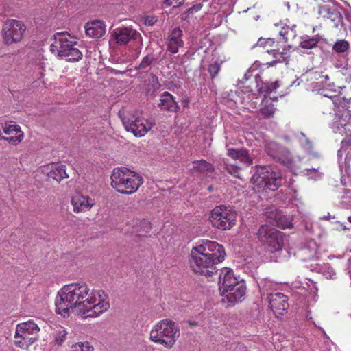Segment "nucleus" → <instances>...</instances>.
Masks as SVG:
<instances>
[{"label":"nucleus","mask_w":351,"mask_h":351,"mask_svg":"<svg viewBox=\"0 0 351 351\" xmlns=\"http://www.w3.org/2000/svg\"><path fill=\"white\" fill-rule=\"evenodd\" d=\"M56 311L64 317L76 311L83 319L96 318L110 308L109 298L102 289H90L85 282L63 286L55 301Z\"/></svg>","instance_id":"obj_1"},{"label":"nucleus","mask_w":351,"mask_h":351,"mask_svg":"<svg viewBox=\"0 0 351 351\" xmlns=\"http://www.w3.org/2000/svg\"><path fill=\"white\" fill-rule=\"evenodd\" d=\"M225 256L223 245L215 241H203L191 250L190 265L195 272L211 276L217 271L215 265L223 261Z\"/></svg>","instance_id":"obj_2"},{"label":"nucleus","mask_w":351,"mask_h":351,"mask_svg":"<svg viewBox=\"0 0 351 351\" xmlns=\"http://www.w3.org/2000/svg\"><path fill=\"white\" fill-rule=\"evenodd\" d=\"M50 51L58 57L69 62H78L82 58V53L75 46L77 42L67 32L56 33Z\"/></svg>","instance_id":"obj_3"},{"label":"nucleus","mask_w":351,"mask_h":351,"mask_svg":"<svg viewBox=\"0 0 351 351\" xmlns=\"http://www.w3.org/2000/svg\"><path fill=\"white\" fill-rule=\"evenodd\" d=\"M110 179L114 190L128 195L135 193L143 182L139 174L123 167L114 169Z\"/></svg>","instance_id":"obj_4"},{"label":"nucleus","mask_w":351,"mask_h":351,"mask_svg":"<svg viewBox=\"0 0 351 351\" xmlns=\"http://www.w3.org/2000/svg\"><path fill=\"white\" fill-rule=\"evenodd\" d=\"M40 328L32 320L16 325L14 334V344L22 349H27L38 338Z\"/></svg>","instance_id":"obj_5"},{"label":"nucleus","mask_w":351,"mask_h":351,"mask_svg":"<svg viewBox=\"0 0 351 351\" xmlns=\"http://www.w3.org/2000/svg\"><path fill=\"white\" fill-rule=\"evenodd\" d=\"M251 181L260 188L276 191L282 184L280 173L270 167H258L253 174Z\"/></svg>","instance_id":"obj_6"},{"label":"nucleus","mask_w":351,"mask_h":351,"mask_svg":"<svg viewBox=\"0 0 351 351\" xmlns=\"http://www.w3.org/2000/svg\"><path fill=\"white\" fill-rule=\"evenodd\" d=\"M236 220L237 213L224 205L215 207L210 215V221L213 226L222 230L232 228Z\"/></svg>","instance_id":"obj_7"},{"label":"nucleus","mask_w":351,"mask_h":351,"mask_svg":"<svg viewBox=\"0 0 351 351\" xmlns=\"http://www.w3.org/2000/svg\"><path fill=\"white\" fill-rule=\"evenodd\" d=\"M157 335H155V343H160L166 348H171L179 337L178 325L171 321L165 319L160 322L155 326Z\"/></svg>","instance_id":"obj_8"},{"label":"nucleus","mask_w":351,"mask_h":351,"mask_svg":"<svg viewBox=\"0 0 351 351\" xmlns=\"http://www.w3.org/2000/svg\"><path fill=\"white\" fill-rule=\"evenodd\" d=\"M26 31L25 25L16 19L6 20L2 27V38L6 45L20 43Z\"/></svg>","instance_id":"obj_9"},{"label":"nucleus","mask_w":351,"mask_h":351,"mask_svg":"<svg viewBox=\"0 0 351 351\" xmlns=\"http://www.w3.org/2000/svg\"><path fill=\"white\" fill-rule=\"evenodd\" d=\"M257 235L261 242L271 248V252L282 250L284 242L281 232L267 225H263L258 229Z\"/></svg>","instance_id":"obj_10"},{"label":"nucleus","mask_w":351,"mask_h":351,"mask_svg":"<svg viewBox=\"0 0 351 351\" xmlns=\"http://www.w3.org/2000/svg\"><path fill=\"white\" fill-rule=\"evenodd\" d=\"M265 151L273 160L282 163L285 166L289 167L293 163V157L289 150L276 142L267 143L265 146Z\"/></svg>","instance_id":"obj_11"},{"label":"nucleus","mask_w":351,"mask_h":351,"mask_svg":"<svg viewBox=\"0 0 351 351\" xmlns=\"http://www.w3.org/2000/svg\"><path fill=\"white\" fill-rule=\"evenodd\" d=\"M122 121L126 130L136 136H143L152 128L151 123L140 118L124 117Z\"/></svg>","instance_id":"obj_12"},{"label":"nucleus","mask_w":351,"mask_h":351,"mask_svg":"<svg viewBox=\"0 0 351 351\" xmlns=\"http://www.w3.org/2000/svg\"><path fill=\"white\" fill-rule=\"evenodd\" d=\"M3 132L8 136L5 141L12 145H17L23 141L24 137L21 127L13 121L3 123Z\"/></svg>","instance_id":"obj_13"},{"label":"nucleus","mask_w":351,"mask_h":351,"mask_svg":"<svg viewBox=\"0 0 351 351\" xmlns=\"http://www.w3.org/2000/svg\"><path fill=\"white\" fill-rule=\"evenodd\" d=\"M266 300L276 317L282 315V312L289 308L287 296L282 293L276 292L274 294H270Z\"/></svg>","instance_id":"obj_14"},{"label":"nucleus","mask_w":351,"mask_h":351,"mask_svg":"<svg viewBox=\"0 0 351 351\" xmlns=\"http://www.w3.org/2000/svg\"><path fill=\"white\" fill-rule=\"evenodd\" d=\"M239 282L234 276L232 269L225 267L220 271L218 285L221 295H225L227 293V290H230L232 287Z\"/></svg>","instance_id":"obj_15"},{"label":"nucleus","mask_w":351,"mask_h":351,"mask_svg":"<svg viewBox=\"0 0 351 351\" xmlns=\"http://www.w3.org/2000/svg\"><path fill=\"white\" fill-rule=\"evenodd\" d=\"M189 171L193 175L210 176L215 171L213 165L205 160H195L188 165Z\"/></svg>","instance_id":"obj_16"},{"label":"nucleus","mask_w":351,"mask_h":351,"mask_svg":"<svg viewBox=\"0 0 351 351\" xmlns=\"http://www.w3.org/2000/svg\"><path fill=\"white\" fill-rule=\"evenodd\" d=\"M43 171L47 177L51 178L60 182L63 179L68 178L66 165L62 164H49L45 167Z\"/></svg>","instance_id":"obj_17"},{"label":"nucleus","mask_w":351,"mask_h":351,"mask_svg":"<svg viewBox=\"0 0 351 351\" xmlns=\"http://www.w3.org/2000/svg\"><path fill=\"white\" fill-rule=\"evenodd\" d=\"M73 211L76 213L90 210L95 205L94 200L88 196L76 195L71 199Z\"/></svg>","instance_id":"obj_18"},{"label":"nucleus","mask_w":351,"mask_h":351,"mask_svg":"<svg viewBox=\"0 0 351 351\" xmlns=\"http://www.w3.org/2000/svg\"><path fill=\"white\" fill-rule=\"evenodd\" d=\"M112 35L119 45H125L132 39L136 40L140 36L136 30L130 27L117 29Z\"/></svg>","instance_id":"obj_19"},{"label":"nucleus","mask_w":351,"mask_h":351,"mask_svg":"<svg viewBox=\"0 0 351 351\" xmlns=\"http://www.w3.org/2000/svg\"><path fill=\"white\" fill-rule=\"evenodd\" d=\"M266 216L268 222L274 226L282 229L290 228L292 226L291 222L289 219L282 217L281 212L278 210L267 211Z\"/></svg>","instance_id":"obj_20"},{"label":"nucleus","mask_w":351,"mask_h":351,"mask_svg":"<svg viewBox=\"0 0 351 351\" xmlns=\"http://www.w3.org/2000/svg\"><path fill=\"white\" fill-rule=\"evenodd\" d=\"M84 27L86 34L94 38H99L106 33V26L101 21L95 20L88 22Z\"/></svg>","instance_id":"obj_21"},{"label":"nucleus","mask_w":351,"mask_h":351,"mask_svg":"<svg viewBox=\"0 0 351 351\" xmlns=\"http://www.w3.org/2000/svg\"><path fill=\"white\" fill-rule=\"evenodd\" d=\"M245 289L246 288L244 285V282L240 281L232 287L230 290H227V293L223 295L226 297L230 305H234L238 302V300L244 296Z\"/></svg>","instance_id":"obj_22"},{"label":"nucleus","mask_w":351,"mask_h":351,"mask_svg":"<svg viewBox=\"0 0 351 351\" xmlns=\"http://www.w3.org/2000/svg\"><path fill=\"white\" fill-rule=\"evenodd\" d=\"M182 31L180 28H174L168 37L167 49L173 53H176L180 47L183 46L182 38Z\"/></svg>","instance_id":"obj_23"},{"label":"nucleus","mask_w":351,"mask_h":351,"mask_svg":"<svg viewBox=\"0 0 351 351\" xmlns=\"http://www.w3.org/2000/svg\"><path fill=\"white\" fill-rule=\"evenodd\" d=\"M228 155L233 159H237L246 165H250L253 162V159L250 156L248 151L245 149H228Z\"/></svg>","instance_id":"obj_24"},{"label":"nucleus","mask_w":351,"mask_h":351,"mask_svg":"<svg viewBox=\"0 0 351 351\" xmlns=\"http://www.w3.org/2000/svg\"><path fill=\"white\" fill-rule=\"evenodd\" d=\"M159 107L170 112H176L179 109L173 97L168 92H165L160 96Z\"/></svg>","instance_id":"obj_25"},{"label":"nucleus","mask_w":351,"mask_h":351,"mask_svg":"<svg viewBox=\"0 0 351 351\" xmlns=\"http://www.w3.org/2000/svg\"><path fill=\"white\" fill-rule=\"evenodd\" d=\"M262 299H267L277 288V285L268 279H261L258 282Z\"/></svg>","instance_id":"obj_26"},{"label":"nucleus","mask_w":351,"mask_h":351,"mask_svg":"<svg viewBox=\"0 0 351 351\" xmlns=\"http://www.w3.org/2000/svg\"><path fill=\"white\" fill-rule=\"evenodd\" d=\"M318 13L324 18L330 19L333 22L338 21L341 16L340 12L337 8L327 5L320 6Z\"/></svg>","instance_id":"obj_27"},{"label":"nucleus","mask_w":351,"mask_h":351,"mask_svg":"<svg viewBox=\"0 0 351 351\" xmlns=\"http://www.w3.org/2000/svg\"><path fill=\"white\" fill-rule=\"evenodd\" d=\"M337 127V128H343L346 135V138L341 141V144L345 143L351 145V115H349L347 121L344 119H340Z\"/></svg>","instance_id":"obj_28"},{"label":"nucleus","mask_w":351,"mask_h":351,"mask_svg":"<svg viewBox=\"0 0 351 351\" xmlns=\"http://www.w3.org/2000/svg\"><path fill=\"white\" fill-rule=\"evenodd\" d=\"M319 40L320 36L319 35H315L312 37L304 36L301 37V41L300 42L299 46L302 49H312L317 46Z\"/></svg>","instance_id":"obj_29"},{"label":"nucleus","mask_w":351,"mask_h":351,"mask_svg":"<svg viewBox=\"0 0 351 351\" xmlns=\"http://www.w3.org/2000/svg\"><path fill=\"white\" fill-rule=\"evenodd\" d=\"M267 52L271 53L273 58H274V60L269 63V66H274L278 62H286L289 58V51L287 50H283L282 52H279L278 51L276 50H267Z\"/></svg>","instance_id":"obj_30"},{"label":"nucleus","mask_w":351,"mask_h":351,"mask_svg":"<svg viewBox=\"0 0 351 351\" xmlns=\"http://www.w3.org/2000/svg\"><path fill=\"white\" fill-rule=\"evenodd\" d=\"M325 90H322V94L324 97H328L332 99L334 106L338 108L341 107L342 108H347L348 101L345 97H341L337 95H329V93H325Z\"/></svg>","instance_id":"obj_31"},{"label":"nucleus","mask_w":351,"mask_h":351,"mask_svg":"<svg viewBox=\"0 0 351 351\" xmlns=\"http://www.w3.org/2000/svg\"><path fill=\"white\" fill-rule=\"evenodd\" d=\"M350 49V43L344 39L337 40L332 47L333 51L337 53H343Z\"/></svg>","instance_id":"obj_32"},{"label":"nucleus","mask_w":351,"mask_h":351,"mask_svg":"<svg viewBox=\"0 0 351 351\" xmlns=\"http://www.w3.org/2000/svg\"><path fill=\"white\" fill-rule=\"evenodd\" d=\"M295 25H293L292 27H283L282 30L279 32V34L283 37L285 42H288L289 40H292L295 38Z\"/></svg>","instance_id":"obj_33"},{"label":"nucleus","mask_w":351,"mask_h":351,"mask_svg":"<svg viewBox=\"0 0 351 351\" xmlns=\"http://www.w3.org/2000/svg\"><path fill=\"white\" fill-rule=\"evenodd\" d=\"M67 334V331L64 328L60 327L53 334L54 343L58 346H61L66 340Z\"/></svg>","instance_id":"obj_34"},{"label":"nucleus","mask_w":351,"mask_h":351,"mask_svg":"<svg viewBox=\"0 0 351 351\" xmlns=\"http://www.w3.org/2000/svg\"><path fill=\"white\" fill-rule=\"evenodd\" d=\"M317 252V247L315 242L309 243L308 246L304 247L302 250L303 255L306 256V259L314 258Z\"/></svg>","instance_id":"obj_35"},{"label":"nucleus","mask_w":351,"mask_h":351,"mask_svg":"<svg viewBox=\"0 0 351 351\" xmlns=\"http://www.w3.org/2000/svg\"><path fill=\"white\" fill-rule=\"evenodd\" d=\"M94 348L88 341L77 342L71 348V351H93Z\"/></svg>","instance_id":"obj_36"},{"label":"nucleus","mask_w":351,"mask_h":351,"mask_svg":"<svg viewBox=\"0 0 351 351\" xmlns=\"http://www.w3.org/2000/svg\"><path fill=\"white\" fill-rule=\"evenodd\" d=\"M276 110V108L273 104L265 105L261 108L260 112L264 118H269L273 116Z\"/></svg>","instance_id":"obj_37"},{"label":"nucleus","mask_w":351,"mask_h":351,"mask_svg":"<svg viewBox=\"0 0 351 351\" xmlns=\"http://www.w3.org/2000/svg\"><path fill=\"white\" fill-rule=\"evenodd\" d=\"M154 62V56L152 55H148L145 56L141 64H139V69L142 71H147L148 69H151V64Z\"/></svg>","instance_id":"obj_38"},{"label":"nucleus","mask_w":351,"mask_h":351,"mask_svg":"<svg viewBox=\"0 0 351 351\" xmlns=\"http://www.w3.org/2000/svg\"><path fill=\"white\" fill-rule=\"evenodd\" d=\"M256 86L258 88V91L261 93L264 94L265 96L269 95V82H260L257 78H256Z\"/></svg>","instance_id":"obj_39"},{"label":"nucleus","mask_w":351,"mask_h":351,"mask_svg":"<svg viewBox=\"0 0 351 351\" xmlns=\"http://www.w3.org/2000/svg\"><path fill=\"white\" fill-rule=\"evenodd\" d=\"M306 175L308 176L309 179L317 180L322 178L323 173L319 171L318 168H311L306 169Z\"/></svg>","instance_id":"obj_40"},{"label":"nucleus","mask_w":351,"mask_h":351,"mask_svg":"<svg viewBox=\"0 0 351 351\" xmlns=\"http://www.w3.org/2000/svg\"><path fill=\"white\" fill-rule=\"evenodd\" d=\"M220 71V64L215 62L209 65L208 72L212 79H213Z\"/></svg>","instance_id":"obj_41"},{"label":"nucleus","mask_w":351,"mask_h":351,"mask_svg":"<svg viewBox=\"0 0 351 351\" xmlns=\"http://www.w3.org/2000/svg\"><path fill=\"white\" fill-rule=\"evenodd\" d=\"M186 0H165L164 4L166 6H172L173 8H178L184 4Z\"/></svg>","instance_id":"obj_42"},{"label":"nucleus","mask_w":351,"mask_h":351,"mask_svg":"<svg viewBox=\"0 0 351 351\" xmlns=\"http://www.w3.org/2000/svg\"><path fill=\"white\" fill-rule=\"evenodd\" d=\"M280 86L278 81L273 82H269V94L274 91L276 89H277Z\"/></svg>","instance_id":"obj_43"},{"label":"nucleus","mask_w":351,"mask_h":351,"mask_svg":"<svg viewBox=\"0 0 351 351\" xmlns=\"http://www.w3.org/2000/svg\"><path fill=\"white\" fill-rule=\"evenodd\" d=\"M202 8V5L201 3H198L197 5H193V7L190 8L189 9V13L196 12L200 10Z\"/></svg>","instance_id":"obj_44"},{"label":"nucleus","mask_w":351,"mask_h":351,"mask_svg":"<svg viewBox=\"0 0 351 351\" xmlns=\"http://www.w3.org/2000/svg\"><path fill=\"white\" fill-rule=\"evenodd\" d=\"M255 45L265 47L267 45L266 38H260Z\"/></svg>","instance_id":"obj_45"},{"label":"nucleus","mask_w":351,"mask_h":351,"mask_svg":"<svg viewBox=\"0 0 351 351\" xmlns=\"http://www.w3.org/2000/svg\"><path fill=\"white\" fill-rule=\"evenodd\" d=\"M145 24L147 25L152 26L154 25L153 19L149 17V16L145 17Z\"/></svg>","instance_id":"obj_46"},{"label":"nucleus","mask_w":351,"mask_h":351,"mask_svg":"<svg viewBox=\"0 0 351 351\" xmlns=\"http://www.w3.org/2000/svg\"><path fill=\"white\" fill-rule=\"evenodd\" d=\"M301 134L303 136L304 140L306 145H308V147L311 148V143L310 141L308 138H306L305 135L303 133H302Z\"/></svg>","instance_id":"obj_47"},{"label":"nucleus","mask_w":351,"mask_h":351,"mask_svg":"<svg viewBox=\"0 0 351 351\" xmlns=\"http://www.w3.org/2000/svg\"><path fill=\"white\" fill-rule=\"evenodd\" d=\"M3 123L0 124V139L5 140L6 138V136H3Z\"/></svg>","instance_id":"obj_48"},{"label":"nucleus","mask_w":351,"mask_h":351,"mask_svg":"<svg viewBox=\"0 0 351 351\" xmlns=\"http://www.w3.org/2000/svg\"><path fill=\"white\" fill-rule=\"evenodd\" d=\"M267 45L269 46H272L274 43V40L273 38H266Z\"/></svg>","instance_id":"obj_49"},{"label":"nucleus","mask_w":351,"mask_h":351,"mask_svg":"<svg viewBox=\"0 0 351 351\" xmlns=\"http://www.w3.org/2000/svg\"><path fill=\"white\" fill-rule=\"evenodd\" d=\"M250 75H251V72H250V71H247V72L245 73V74L244 75L243 79H244L245 80H248V77H249V76H250Z\"/></svg>","instance_id":"obj_50"},{"label":"nucleus","mask_w":351,"mask_h":351,"mask_svg":"<svg viewBox=\"0 0 351 351\" xmlns=\"http://www.w3.org/2000/svg\"><path fill=\"white\" fill-rule=\"evenodd\" d=\"M189 324L191 326H197V322H188Z\"/></svg>","instance_id":"obj_51"},{"label":"nucleus","mask_w":351,"mask_h":351,"mask_svg":"<svg viewBox=\"0 0 351 351\" xmlns=\"http://www.w3.org/2000/svg\"><path fill=\"white\" fill-rule=\"evenodd\" d=\"M152 331H153V330H152V331H151V333H150V339H151L152 341H154V336H152Z\"/></svg>","instance_id":"obj_52"},{"label":"nucleus","mask_w":351,"mask_h":351,"mask_svg":"<svg viewBox=\"0 0 351 351\" xmlns=\"http://www.w3.org/2000/svg\"><path fill=\"white\" fill-rule=\"evenodd\" d=\"M336 274L335 272L332 273V274L330 275V278H335Z\"/></svg>","instance_id":"obj_53"},{"label":"nucleus","mask_w":351,"mask_h":351,"mask_svg":"<svg viewBox=\"0 0 351 351\" xmlns=\"http://www.w3.org/2000/svg\"><path fill=\"white\" fill-rule=\"evenodd\" d=\"M348 263L349 267H350L351 266V257L350 258H348Z\"/></svg>","instance_id":"obj_54"},{"label":"nucleus","mask_w":351,"mask_h":351,"mask_svg":"<svg viewBox=\"0 0 351 351\" xmlns=\"http://www.w3.org/2000/svg\"><path fill=\"white\" fill-rule=\"evenodd\" d=\"M323 77L326 80H328L329 79V77L328 75H326L324 76H323Z\"/></svg>","instance_id":"obj_55"},{"label":"nucleus","mask_w":351,"mask_h":351,"mask_svg":"<svg viewBox=\"0 0 351 351\" xmlns=\"http://www.w3.org/2000/svg\"><path fill=\"white\" fill-rule=\"evenodd\" d=\"M328 215H326V216H324L322 217V219H328Z\"/></svg>","instance_id":"obj_56"},{"label":"nucleus","mask_w":351,"mask_h":351,"mask_svg":"<svg viewBox=\"0 0 351 351\" xmlns=\"http://www.w3.org/2000/svg\"><path fill=\"white\" fill-rule=\"evenodd\" d=\"M208 191H213V186H210L208 187Z\"/></svg>","instance_id":"obj_57"},{"label":"nucleus","mask_w":351,"mask_h":351,"mask_svg":"<svg viewBox=\"0 0 351 351\" xmlns=\"http://www.w3.org/2000/svg\"><path fill=\"white\" fill-rule=\"evenodd\" d=\"M348 220L350 223H351V216L348 217Z\"/></svg>","instance_id":"obj_58"},{"label":"nucleus","mask_w":351,"mask_h":351,"mask_svg":"<svg viewBox=\"0 0 351 351\" xmlns=\"http://www.w3.org/2000/svg\"><path fill=\"white\" fill-rule=\"evenodd\" d=\"M336 67L337 68H340L341 66H339V64H337V65H336Z\"/></svg>","instance_id":"obj_59"},{"label":"nucleus","mask_w":351,"mask_h":351,"mask_svg":"<svg viewBox=\"0 0 351 351\" xmlns=\"http://www.w3.org/2000/svg\"><path fill=\"white\" fill-rule=\"evenodd\" d=\"M147 226H149V228L151 229V225L149 223Z\"/></svg>","instance_id":"obj_60"},{"label":"nucleus","mask_w":351,"mask_h":351,"mask_svg":"<svg viewBox=\"0 0 351 351\" xmlns=\"http://www.w3.org/2000/svg\"><path fill=\"white\" fill-rule=\"evenodd\" d=\"M273 100H276L277 99V97H274L272 99Z\"/></svg>","instance_id":"obj_61"}]
</instances>
